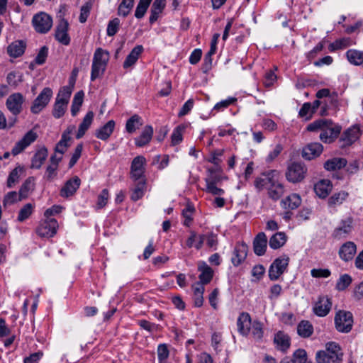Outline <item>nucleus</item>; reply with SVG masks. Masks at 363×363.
I'll return each mask as SVG.
<instances>
[{
  "label": "nucleus",
  "instance_id": "57",
  "mask_svg": "<svg viewBox=\"0 0 363 363\" xmlns=\"http://www.w3.org/2000/svg\"><path fill=\"white\" fill-rule=\"evenodd\" d=\"M253 338L259 340L263 337L262 325L259 321H254L250 327V332Z\"/></svg>",
  "mask_w": 363,
  "mask_h": 363
},
{
  "label": "nucleus",
  "instance_id": "34",
  "mask_svg": "<svg viewBox=\"0 0 363 363\" xmlns=\"http://www.w3.org/2000/svg\"><path fill=\"white\" fill-rule=\"evenodd\" d=\"M301 203V199L299 195L296 194H292L288 196L285 199H283L281 202V206L284 209H296L298 208Z\"/></svg>",
  "mask_w": 363,
  "mask_h": 363
},
{
  "label": "nucleus",
  "instance_id": "45",
  "mask_svg": "<svg viewBox=\"0 0 363 363\" xmlns=\"http://www.w3.org/2000/svg\"><path fill=\"white\" fill-rule=\"evenodd\" d=\"M23 170V167L18 166L10 172L6 182V186L8 188H12L19 182L20 176Z\"/></svg>",
  "mask_w": 363,
  "mask_h": 363
},
{
  "label": "nucleus",
  "instance_id": "48",
  "mask_svg": "<svg viewBox=\"0 0 363 363\" xmlns=\"http://www.w3.org/2000/svg\"><path fill=\"white\" fill-rule=\"evenodd\" d=\"M134 1V0H123L119 4L118 14L123 17L127 16L133 7Z\"/></svg>",
  "mask_w": 363,
  "mask_h": 363
},
{
  "label": "nucleus",
  "instance_id": "51",
  "mask_svg": "<svg viewBox=\"0 0 363 363\" xmlns=\"http://www.w3.org/2000/svg\"><path fill=\"white\" fill-rule=\"evenodd\" d=\"M159 363H168L169 351L166 344H160L157 350Z\"/></svg>",
  "mask_w": 363,
  "mask_h": 363
},
{
  "label": "nucleus",
  "instance_id": "7",
  "mask_svg": "<svg viewBox=\"0 0 363 363\" xmlns=\"http://www.w3.org/2000/svg\"><path fill=\"white\" fill-rule=\"evenodd\" d=\"M306 172L307 168L303 164L293 162L287 168L286 177L290 182L298 183L305 178Z\"/></svg>",
  "mask_w": 363,
  "mask_h": 363
},
{
  "label": "nucleus",
  "instance_id": "3",
  "mask_svg": "<svg viewBox=\"0 0 363 363\" xmlns=\"http://www.w3.org/2000/svg\"><path fill=\"white\" fill-rule=\"evenodd\" d=\"M344 353L339 344L335 342H328L325 350L318 351L315 355L317 363H340Z\"/></svg>",
  "mask_w": 363,
  "mask_h": 363
},
{
  "label": "nucleus",
  "instance_id": "21",
  "mask_svg": "<svg viewBox=\"0 0 363 363\" xmlns=\"http://www.w3.org/2000/svg\"><path fill=\"white\" fill-rule=\"evenodd\" d=\"M323 145L319 143H313L306 146L302 151V157L306 160H311L319 156L323 152Z\"/></svg>",
  "mask_w": 363,
  "mask_h": 363
},
{
  "label": "nucleus",
  "instance_id": "6",
  "mask_svg": "<svg viewBox=\"0 0 363 363\" xmlns=\"http://www.w3.org/2000/svg\"><path fill=\"white\" fill-rule=\"evenodd\" d=\"M32 24L38 33H47L52 28V18L45 12H40L33 16Z\"/></svg>",
  "mask_w": 363,
  "mask_h": 363
},
{
  "label": "nucleus",
  "instance_id": "9",
  "mask_svg": "<svg viewBox=\"0 0 363 363\" xmlns=\"http://www.w3.org/2000/svg\"><path fill=\"white\" fill-rule=\"evenodd\" d=\"M52 94V90L50 87H45L33 101L30 111L34 114L39 113L49 104Z\"/></svg>",
  "mask_w": 363,
  "mask_h": 363
},
{
  "label": "nucleus",
  "instance_id": "59",
  "mask_svg": "<svg viewBox=\"0 0 363 363\" xmlns=\"http://www.w3.org/2000/svg\"><path fill=\"white\" fill-rule=\"evenodd\" d=\"M291 363H306L307 353L303 349H298L293 354Z\"/></svg>",
  "mask_w": 363,
  "mask_h": 363
},
{
  "label": "nucleus",
  "instance_id": "63",
  "mask_svg": "<svg viewBox=\"0 0 363 363\" xmlns=\"http://www.w3.org/2000/svg\"><path fill=\"white\" fill-rule=\"evenodd\" d=\"M349 38H342L337 40L329 45V50L330 51H335L336 50L343 49L350 45Z\"/></svg>",
  "mask_w": 363,
  "mask_h": 363
},
{
  "label": "nucleus",
  "instance_id": "64",
  "mask_svg": "<svg viewBox=\"0 0 363 363\" xmlns=\"http://www.w3.org/2000/svg\"><path fill=\"white\" fill-rule=\"evenodd\" d=\"M120 20L117 18L110 21L107 26V35L108 36H113L116 34L119 29Z\"/></svg>",
  "mask_w": 363,
  "mask_h": 363
},
{
  "label": "nucleus",
  "instance_id": "62",
  "mask_svg": "<svg viewBox=\"0 0 363 363\" xmlns=\"http://www.w3.org/2000/svg\"><path fill=\"white\" fill-rule=\"evenodd\" d=\"M223 153L224 150L223 149L216 150L211 153L208 161L217 166V167H219V164L221 162L220 157L223 155Z\"/></svg>",
  "mask_w": 363,
  "mask_h": 363
},
{
  "label": "nucleus",
  "instance_id": "11",
  "mask_svg": "<svg viewBox=\"0 0 363 363\" xmlns=\"http://www.w3.org/2000/svg\"><path fill=\"white\" fill-rule=\"evenodd\" d=\"M57 221L55 218H48L41 221L36 229V233L42 238H52L57 233Z\"/></svg>",
  "mask_w": 363,
  "mask_h": 363
},
{
  "label": "nucleus",
  "instance_id": "5",
  "mask_svg": "<svg viewBox=\"0 0 363 363\" xmlns=\"http://www.w3.org/2000/svg\"><path fill=\"white\" fill-rule=\"evenodd\" d=\"M334 323L335 329L342 333H348L353 326V315L351 312L340 310L336 312Z\"/></svg>",
  "mask_w": 363,
  "mask_h": 363
},
{
  "label": "nucleus",
  "instance_id": "14",
  "mask_svg": "<svg viewBox=\"0 0 363 363\" xmlns=\"http://www.w3.org/2000/svg\"><path fill=\"white\" fill-rule=\"evenodd\" d=\"M38 138V134L34 130L27 132L24 136L18 140L11 150L13 155H17L23 152L26 147L34 143Z\"/></svg>",
  "mask_w": 363,
  "mask_h": 363
},
{
  "label": "nucleus",
  "instance_id": "28",
  "mask_svg": "<svg viewBox=\"0 0 363 363\" xmlns=\"http://www.w3.org/2000/svg\"><path fill=\"white\" fill-rule=\"evenodd\" d=\"M153 135V128L151 125H146L140 135L135 139L137 147H143L148 144Z\"/></svg>",
  "mask_w": 363,
  "mask_h": 363
},
{
  "label": "nucleus",
  "instance_id": "38",
  "mask_svg": "<svg viewBox=\"0 0 363 363\" xmlns=\"http://www.w3.org/2000/svg\"><path fill=\"white\" fill-rule=\"evenodd\" d=\"M346 57L349 62L353 65L359 66L363 64V52L350 49L346 52Z\"/></svg>",
  "mask_w": 363,
  "mask_h": 363
},
{
  "label": "nucleus",
  "instance_id": "37",
  "mask_svg": "<svg viewBox=\"0 0 363 363\" xmlns=\"http://www.w3.org/2000/svg\"><path fill=\"white\" fill-rule=\"evenodd\" d=\"M25 48V43L21 40H17L8 46L7 52L11 57H18L24 52Z\"/></svg>",
  "mask_w": 363,
  "mask_h": 363
},
{
  "label": "nucleus",
  "instance_id": "1",
  "mask_svg": "<svg viewBox=\"0 0 363 363\" xmlns=\"http://www.w3.org/2000/svg\"><path fill=\"white\" fill-rule=\"evenodd\" d=\"M279 174L276 170L264 172L255 181V186L258 190L266 189L268 196L274 201L279 200L284 194V185L279 182Z\"/></svg>",
  "mask_w": 363,
  "mask_h": 363
},
{
  "label": "nucleus",
  "instance_id": "41",
  "mask_svg": "<svg viewBox=\"0 0 363 363\" xmlns=\"http://www.w3.org/2000/svg\"><path fill=\"white\" fill-rule=\"evenodd\" d=\"M109 60V52L101 48H97L94 54L92 62L107 66Z\"/></svg>",
  "mask_w": 363,
  "mask_h": 363
},
{
  "label": "nucleus",
  "instance_id": "60",
  "mask_svg": "<svg viewBox=\"0 0 363 363\" xmlns=\"http://www.w3.org/2000/svg\"><path fill=\"white\" fill-rule=\"evenodd\" d=\"M313 113L311 104L308 102L304 103L298 112L299 116L304 118L306 120L310 119Z\"/></svg>",
  "mask_w": 363,
  "mask_h": 363
},
{
  "label": "nucleus",
  "instance_id": "26",
  "mask_svg": "<svg viewBox=\"0 0 363 363\" xmlns=\"http://www.w3.org/2000/svg\"><path fill=\"white\" fill-rule=\"evenodd\" d=\"M144 48L143 45H138L133 48L130 52L126 57L123 67L124 69H128L132 66H133L136 62L138 61L140 55L143 52Z\"/></svg>",
  "mask_w": 363,
  "mask_h": 363
},
{
  "label": "nucleus",
  "instance_id": "17",
  "mask_svg": "<svg viewBox=\"0 0 363 363\" xmlns=\"http://www.w3.org/2000/svg\"><path fill=\"white\" fill-rule=\"evenodd\" d=\"M359 125H355L347 129L341 136L344 146H349L357 141L362 135Z\"/></svg>",
  "mask_w": 363,
  "mask_h": 363
},
{
  "label": "nucleus",
  "instance_id": "19",
  "mask_svg": "<svg viewBox=\"0 0 363 363\" xmlns=\"http://www.w3.org/2000/svg\"><path fill=\"white\" fill-rule=\"evenodd\" d=\"M81 184L80 179L75 176L67 181L64 186L60 190V196L64 198H68L74 194L79 189Z\"/></svg>",
  "mask_w": 363,
  "mask_h": 363
},
{
  "label": "nucleus",
  "instance_id": "39",
  "mask_svg": "<svg viewBox=\"0 0 363 363\" xmlns=\"http://www.w3.org/2000/svg\"><path fill=\"white\" fill-rule=\"evenodd\" d=\"M297 333L301 337H309L313 333V326L308 320H301L297 325Z\"/></svg>",
  "mask_w": 363,
  "mask_h": 363
},
{
  "label": "nucleus",
  "instance_id": "22",
  "mask_svg": "<svg viewBox=\"0 0 363 363\" xmlns=\"http://www.w3.org/2000/svg\"><path fill=\"white\" fill-rule=\"evenodd\" d=\"M251 318L249 313H242L237 320L238 330L240 335L247 336L250 332Z\"/></svg>",
  "mask_w": 363,
  "mask_h": 363
},
{
  "label": "nucleus",
  "instance_id": "2",
  "mask_svg": "<svg viewBox=\"0 0 363 363\" xmlns=\"http://www.w3.org/2000/svg\"><path fill=\"white\" fill-rule=\"evenodd\" d=\"M306 129L308 131H321L319 136L320 139L325 143H330L334 141L341 130L339 125L325 119H319L310 123Z\"/></svg>",
  "mask_w": 363,
  "mask_h": 363
},
{
  "label": "nucleus",
  "instance_id": "49",
  "mask_svg": "<svg viewBox=\"0 0 363 363\" xmlns=\"http://www.w3.org/2000/svg\"><path fill=\"white\" fill-rule=\"evenodd\" d=\"M219 37H220L219 33H215L213 35V38L211 40V48L204 57V61L206 62V63L211 64V62H212L211 57L216 52L217 43H218V40Z\"/></svg>",
  "mask_w": 363,
  "mask_h": 363
},
{
  "label": "nucleus",
  "instance_id": "24",
  "mask_svg": "<svg viewBox=\"0 0 363 363\" xmlns=\"http://www.w3.org/2000/svg\"><path fill=\"white\" fill-rule=\"evenodd\" d=\"M204 242V235H199L195 231L191 230L189 232V235L186 240L185 247H195L196 250H200L202 248Z\"/></svg>",
  "mask_w": 363,
  "mask_h": 363
},
{
  "label": "nucleus",
  "instance_id": "29",
  "mask_svg": "<svg viewBox=\"0 0 363 363\" xmlns=\"http://www.w3.org/2000/svg\"><path fill=\"white\" fill-rule=\"evenodd\" d=\"M274 342L277 348L282 352H286L290 347V337L288 335L279 331L274 335Z\"/></svg>",
  "mask_w": 363,
  "mask_h": 363
},
{
  "label": "nucleus",
  "instance_id": "30",
  "mask_svg": "<svg viewBox=\"0 0 363 363\" xmlns=\"http://www.w3.org/2000/svg\"><path fill=\"white\" fill-rule=\"evenodd\" d=\"M165 7V0H155L151 6L150 16L149 21L151 24L154 23L162 13Z\"/></svg>",
  "mask_w": 363,
  "mask_h": 363
},
{
  "label": "nucleus",
  "instance_id": "56",
  "mask_svg": "<svg viewBox=\"0 0 363 363\" xmlns=\"http://www.w3.org/2000/svg\"><path fill=\"white\" fill-rule=\"evenodd\" d=\"M106 66L96 64V62H92L91 65V81L94 82L97 78L101 77L105 70Z\"/></svg>",
  "mask_w": 363,
  "mask_h": 363
},
{
  "label": "nucleus",
  "instance_id": "13",
  "mask_svg": "<svg viewBox=\"0 0 363 363\" xmlns=\"http://www.w3.org/2000/svg\"><path fill=\"white\" fill-rule=\"evenodd\" d=\"M147 160L145 157L138 155L135 157L130 165V177L134 181H138L140 179H144V174L145 171V166Z\"/></svg>",
  "mask_w": 363,
  "mask_h": 363
},
{
  "label": "nucleus",
  "instance_id": "18",
  "mask_svg": "<svg viewBox=\"0 0 363 363\" xmlns=\"http://www.w3.org/2000/svg\"><path fill=\"white\" fill-rule=\"evenodd\" d=\"M247 250V245L243 242L235 245L231 257V262L234 266H239L246 259Z\"/></svg>",
  "mask_w": 363,
  "mask_h": 363
},
{
  "label": "nucleus",
  "instance_id": "25",
  "mask_svg": "<svg viewBox=\"0 0 363 363\" xmlns=\"http://www.w3.org/2000/svg\"><path fill=\"white\" fill-rule=\"evenodd\" d=\"M115 125L116 123L113 120L108 121L105 125L96 130L95 136L101 140H107L113 133Z\"/></svg>",
  "mask_w": 363,
  "mask_h": 363
},
{
  "label": "nucleus",
  "instance_id": "44",
  "mask_svg": "<svg viewBox=\"0 0 363 363\" xmlns=\"http://www.w3.org/2000/svg\"><path fill=\"white\" fill-rule=\"evenodd\" d=\"M145 189V179H139L138 182L135 184V186L133 189L131 194V199L135 201L141 199L144 196Z\"/></svg>",
  "mask_w": 363,
  "mask_h": 363
},
{
  "label": "nucleus",
  "instance_id": "58",
  "mask_svg": "<svg viewBox=\"0 0 363 363\" xmlns=\"http://www.w3.org/2000/svg\"><path fill=\"white\" fill-rule=\"evenodd\" d=\"M194 208L193 206L188 204L182 211V216L184 218L183 224L186 226H189L193 220V214Z\"/></svg>",
  "mask_w": 363,
  "mask_h": 363
},
{
  "label": "nucleus",
  "instance_id": "10",
  "mask_svg": "<svg viewBox=\"0 0 363 363\" xmlns=\"http://www.w3.org/2000/svg\"><path fill=\"white\" fill-rule=\"evenodd\" d=\"M289 262V257H280L277 258L270 265L269 269V277L271 280H277L286 271Z\"/></svg>",
  "mask_w": 363,
  "mask_h": 363
},
{
  "label": "nucleus",
  "instance_id": "42",
  "mask_svg": "<svg viewBox=\"0 0 363 363\" xmlns=\"http://www.w3.org/2000/svg\"><path fill=\"white\" fill-rule=\"evenodd\" d=\"M349 196V193L345 191H340L333 194L328 199V205L330 206H335L341 205Z\"/></svg>",
  "mask_w": 363,
  "mask_h": 363
},
{
  "label": "nucleus",
  "instance_id": "50",
  "mask_svg": "<svg viewBox=\"0 0 363 363\" xmlns=\"http://www.w3.org/2000/svg\"><path fill=\"white\" fill-rule=\"evenodd\" d=\"M23 199L16 191H9L4 197L3 205L6 208L15 203L21 201Z\"/></svg>",
  "mask_w": 363,
  "mask_h": 363
},
{
  "label": "nucleus",
  "instance_id": "47",
  "mask_svg": "<svg viewBox=\"0 0 363 363\" xmlns=\"http://www.w3.org/2000/svg\"><path fill=\"white\" fill-rule=\"evenodd\" d=\"M220 171V167L211 168L208 169V174L205 179L206 184H216L221 180V177L219 174Z\"/></svg>",
  "mask_w": 363,
  "mask_h": 363
},
{
  "label": "nucleus",
  "instance_id": "33",
  "mask_svg": "<svg viewBox=\"0 0 363 363\" xmlns=\"http://www.w3.org/2000/svg\"><path fill=\"white\" fill-rule=\"evenodd\" d=\"M94 113L92 111H89L85 116L83 118L82 122L79 125L77 133L76 135L77 139L82 138L86 131L89 128L90 125L92 123L93 119H94Z\"/></svg>",
  "mask_w": 363,
  "mask_h": 363
},
{
  "label": "nucleus",
  "instance_id": "43",
  "mask_svg": "<svg viewBox=\"0 0 363 363\" xmlns=\"http://www.w3.org/2000/svg\"><path fill=\"white\" fill-rule=\"evenodd\" d=\"M143 125L142 118L137 114L132 116L126 122L125 130L129 133L135 132Z\"/></svg>",
  "mask_w": 363,
  "mask_h": 363
},
{
  "label": "nucleus",
  "instance_id": "32",
  "mask_svg": "<svg viewBox=\"0 0 363 363\" xmlns=\"http://www.w3.org/2000/svg\"><path fill=\"white\" fill-rule=\"evenodd\" d=\"M48 149L44 146L41 147L32 159L31 167L35 169L40 168L48 157Z\"/></svg>",
  "mask_w": 363,
  "mask_h": 363
},
{
  "label": "nucleus",
  "instance_id": "12",
  "mask_svg": "<svg viewBox=\"0 0 363 363\" xmlns=\"http://www.w3.org/2000/svg\"><path fill=\"white\" fill-rule=\"evenodd\" d=\"M24 101L25 97L22 94L13 93L7 98L6 106L13 116H17L22 111Z\"/></svg>",
  "mask_w": 363,
  "mask_h": 363
},
{
  "label": "nucleus",
  "instance_id": "31",
  "mask_svg": "<svg viewBox=\"0 0 363 363\" xmlns=\"http://www.w3.org/2000/svg\"><path fill=\"white\" fill-rule=\"evenodd\" d=\"M287 241V236L284 232L274 233L269 239V245L273 250L283 247Z\"/></svg>",
  "mask_w": 363,
  "mask_h": 363
},
{
  "label": "nucleus",
  "instance_id": "40",
  "mask_svg": "<svg viewBox=\"0 0 363 363\" xmlns=\"http://www.w3.org/2000/svg\"><path fill=\"white\" fill-rule=\"evenodd\" d=\"M199 270L201 272L199 275L200 282L203 286L211 281L213 278V272L212 269L208 266L206 263H203L199 267Z\"/></svg>",
  "mask_w": 363,
  "mask_h": 363
},
{
  "label": "nucleus",
  "instance_id": "15",
  "mask_svg": "<svg viewBox=\"0 0 363 363\" xmlns=\"http://www.w3.org/2000/svg\"><path fill=\"white\" fill-rule=\"evenodd\" d=\"M332 301L328 296H320L313 306V312L318 317H325L330 311Z\"/></svg>",
  "mask_w": 363,
  "mask_h": 363
},
{
  "label": "nucleus",
  "instance_id": "8",
  "mask_svg": "<svg viewBox=\"0 0 363 363\" xmlns=\"http://www.w3.org/2000/svg\"><path fill=\"white\" fill-rule=\"evenodd\" d=\"M353 223L354 220L351 216L342 219L333 230V237L337 240L347 238L354 230Z\"/></svg>",
  "mask_w": 363,
  "mask_h": 363
},
{
  "label": "nucleus",
  "instance_id": "61",
  "mask_svg": "<svg viewBox=\"0 0 363 363\" xmlns=\"http://www.w3.org/2000/svg\"><path fill=\"white\" fill-rule=\"evenodd\" d=\"M92 8V3L91 1L86 2L80 9V15L79 20L81 23H85L90 14Z\"/></svg>",
  "mask_w": 363,
  "mask_h": 363
},
{
  "label": "nucleus",
  "instance_id": "35",
  "mask_svg": "<svg viewBox=\"0 0 363 363\" xmlns=\"http://www.w3.org/2000/svg\"><path fill=\"white\" fill-rule=\"evenodd\" d=\"M347 164V160L345 158L333 157L327 160L324 164V168L328 171H337Z\"/></svg>",
  "mask_w": 363,
  "mask_h": 363
},
{
  "label": "nucleus",
  "instance_id": "4",
  "mask_svg": "<svg viewBox=\"0 0 363 363\" xmlns=\"http://www.w3.org/2000/svg\"><path fill=\"white\" fill-rule=\"evenodd\" d=\"M71 94L72 90L69 86H63L60 90L52 111V115L55 118H60L65 114Z\"/></svg>",
  "mask_w": 363,
  "mask_h": 363
},
{
  "label": "nucleus",
  "instance_id": "55",
  "mask_svg": "<svg viewBox=\"0 0 363 363\" xmlns=\"http://www.w3.org/2000/svg\"><path fill=\"white\" fill-rule=\"evenodd\" d=\"M237 98L233 96H230L225 100H222L217 104L213 107V111H216L217 112L223 111L225 108H227L229 106L234 104L237 102Z\"/></svg>",
  "mask_w": 363,
  "mask_h": 363
},
{
  "label": "nucleus",
  "instance_id": "52",
  "mask_svg": "<svg viewBox=\"0 0 363 363\" xmlns=\"http://www.w3.org/2000/svg\"><path fill=\"white\" fill-rule=\"evenodd\" d=\"M352 277L347 274H342L337 279L335 289L339 291H344L352 283Z\"/></svg>",
  "mask_w": 363,
  "mask_h": 363
},
{
  "label": "nucleus",
  "instance_id": "20",
  "mask_svg": "<svg viewBox=\"0 0 363 363\" xmlns=\"http://www.w3.org/2000/svg\"><path fill=\"white\" fill-rule=\"evenodd\" d=\"M357 252L356 245L351 241L344 243L339 250V256L345 262L352 260Z\"/></svg>",
  "mask_w": 363,
  "mask_h": 363
},
{
  "label": "nucleus",
  "instance_id": "23",
  "mask_svg": "<svg viewBox=\"0 0 363 363\" xmlns=\"http://www.w3.org/2000/svg\"><path fill=\"white\" fill-rule=\"evenodd\" d=\"M267 238L264 233H259L254 239L253 249L255 253L258 256L263 255L267 250Z\"/></svg>",
  "mask_w": 363,
  "mask_h": 363
},
{
  "label": "nucleus",
  "instance_id": "46",
  "mask_svg": "<svg viewBox=\"0 0 363 363\" xmlns=\"http://www.w3.org/2000/svg\"><path fill=\"white\" fill-rule=\"evenodd\" d=\"M34 189V178L28 177L21 186L18 194L24 199L28 196L30 192Z\"/></svg>",
  "mask_w": 363,
  "mask_h": 363
},
{
  "label": "nucleus",
  "instance_id": "54",
  "mask_svg": "<svg viewBox=\"0 0 363 363\" xmlns=\"http://www.w3.org/2000/svg\"><path fill=\"white\" fill-rule=\"evenodd\" d=\"M151 1L152 0L139 1V3L136 7V10L135 12V16L137 18H142L145 16Z\"/></svg>",
  "mask_w": 363,
  "mask_h": 363
},
{
  "label": "nucleus",
  "instance_id": "36",
  "mask_svg": "<svg viewBox=\"0 0 363 363\" xmlns=\"http://www.w3.org/2000/svg\"><path fill=\"white\" fill-rule=\"evenodd\" d=\"M194 291V303L196 307H201L203 303L204 286L202 284L196 283L192 286Z\"/></svg>",
  "mask_w": 363,
  "mask_h": 363
},
{
  "label": "nucleus",
  "instance_id": "16",
  "mask_svg": "<svg viewBox=\"0 0 363 363\" xmlns=\"http://www.w3.org/2000/svg\"><path fill=\"white\" fill-rule=\"evenodd\" d=\"M69 23L67 20L62 18L57 24L55 30V38L62 45H67L70 43L68 35Z\"/></svg>",
  "mask_w": 363,
  "mask_h": 363
},
{
  "label": "nucleus",
  "instance_id": "27",
  "mask_svg": "<svg viewBox=\"0 0 363 363\" xmlns=\"http://www.w3.org/2000/svg\"><path fill=\"white\" fill-rule=\"evenodd\" d=\"M333 188L330 180L322 179L318 182L314 186V191L320 198H325L328 196Z\"/></svg>",
  "mask_w": 363,
  "mask_h": 363
},
{
  "label": "nucleus",
  "instance_id": "53",
  "mask_svg": "<svg viewBox=\"0 0 363 363\" xmlns=\"http://www.w3.org/2000/svg\"><path fill=\"white\" fill-rule=\"evenodd\" d=\"M34 206L32 203H26L19 211L18 220L23 222L28 219L33 213Z\"/></svg>",
  "mask_w": 363,
  "mask_h": 363
}]
</instances>
